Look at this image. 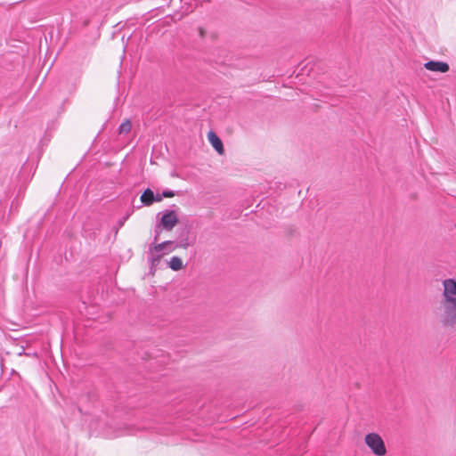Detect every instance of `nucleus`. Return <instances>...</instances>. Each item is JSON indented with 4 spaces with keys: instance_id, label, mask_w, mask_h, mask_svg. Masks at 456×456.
Returning a JSON list of instances; mask_svg holds the SVG:
<instances>
[{
    "instance_id": "f257e3e1",
    "label": "nucleus",
    "mask_w": 456,
    "mask_h": 456,
    "mask_svg": "<svg viewBox=\"0 0 456 456\" xmlns=\"http://www.w3.org/2000/svg\"><path fill=\"white\" fill-rule=\"evenodd\" d=\"M192 225L189 223L183 224L180 228L177 229V240L175 247H172L169 251L175 250L176 248H187L193 245L196 240L195 236H191Z\"/></svg>"
},
{
    "instance_id": "f03ea898",
    "label": "nucleus",
    "mask_w": 456,
    "mask_h": 456,
    "mask_svg": "<svg viewBox=\"0 0 456 456\" xmlns=\"http://www.w3.org/2000/svg\"><path fill=\"white\" fill-rule=\"evenodd\" d=\"M364 441L373 454L384 456L387 453L385 442L379 434L369 433L365 436Z\"/></svg>"
},
{
    "instance_id": "7ed1b4c3",
    "label": "nucleus",
    "mask_w": 456,
    "mask_h": 456,
    "mask_svg": "<svg viewBox=\"0 0 456 456\" xmlns=\"http://www.w3.org/2000/svg\"><path fill=\"white\" fill-rule=\"evenodd\" d=\"M443 313L440 322L444 327L453 328L456 326V303H441Z\"/></svg>"
},
{
    "instance_id": "20e7f679",
    "label": "nucleus",
    "mask_w": 456,
    "mask_h": 456,
    "mask_svg": "<svg viewBox=\"0 0 456 456\" xmlns=\"http://www.w3.org/2000/svg\"><path fill=\"white\" fill-rule=\"evenodd\" d=\"M444 291L441 303H456V280L446 279L443 281Z\"/></svg>"
},
{
    "instance_id": "39448f33",
    "label": "nucleus",
    "mask_w": 456,
    "mask_h": 456,
    "mask_svg": "<svg viewBox=\"0 0 456 456\" xmlns=\"http://www.w3.org/2000/svg\"><path fill=\"white\" fill-rule=\"evenodd\" d=\"M179 223V218L175 210H166L159 221L163 230L171 231Z\"/></svg>"
},
{
    "instance_id": "423d86ee",
    "label": "nucleus",
    "mask_w": 456,
    "mask_h": 456,
    "mask_svg": "<svg viewBox=\"0 0 456 456\" xmlns=\"http://www.w3.org/2000/svg\"><path fill=\"white\" fill-rule=\"evenodd\" d=\"M424 68L430 71L445 73L450 69V66L445 61H428L424 63Z\"/></svg>"
},
{
    "instance_id": "0eeeda50",
    "label": "nucleus",
    "mask_w": 456,
    "mask_h": 456,
    "mask_svg": "<svg viewBox=\"0 0 456 456\" xmlns=\"http://www.w3.org/2000/svg\"><path fill=\"white\" fill-rule=\"evenodd\" d=\"M175 242L172 240H166L161 243L152 242L149 247V254L153 255L155 254H160L159 252L162 250H167L166 253H169V249L172 247H175Z\"/></svg>"
},
{
    "instance_id": "6e6552de",
    "label": "nucleus",
    "mask_w": 456,
    "mask_h": 456,
    "mask_svg": "<svg viewBox=\"0 0 456 456\" xmlns=\"http://www.w3.org/2000/svg\"><path fill=\"white\" fill-rule=\"evenodd\" d=\"M208 141L213 146V148L219 153L223 154L224 151V144L221 139L214 131H209L208 134Z\"/></svg>"
},
{
    "instance_id": "1a4fd4ad",
    "label": "nucleus",
    "mask_w": 456,
    "mask_h": 456,
    "mask_svg": "<svg viewBox=\"0 0 456 456\" xmlns=\"http://www.w3.org/2000/svg\"><path fill=\"white\" fill-rule=\"evenodd\" d=\"M153 191L151 188H146L142 191L140 200L144 206H151L154 203L155 199H153Z\"/></svg>"
},
{
    "instance_id": "9d476101",
    "label": "nucleus",
    "mask_w": 456,
    "mask_h": 456,
    "mask_svg": "<svg viewBox=\"0 0 456 456\" xmlns=\"http://www.w3.org/2000/svg\"><path fill=\"white\" fill-rule=\"evenodd\" d=\"M165 253H162V254H155L153 253V255H151L148 258V261L150 263V273L151 274H154L155 272H156V267L157 265L159 264L160 260H161V257L162 256L164 255Z\"/></svg>"
},
{
    "instance_id": "9b49d317",
    "label": "nucleus",
    "mask_w": 456,
    "mask_h": 456,
    "mask_svg": "<svg viewBox=\"0 0 456 456\" xmlns=\"http://www.w3.org/2000/svg\"><path fill=\"white\" fill-rule=\"evenodd\" d=\"M168 266L173 271H179L183 267V261L179 256H173L171 257L170 261L168 262Z\"/></svg>"
},
{
    "instance_id": "f8f14e48",
    "label": "nucleus",
    "mask_w": 456,
    "mask_h": 456,
    "mask_svg": "<svg viewBox=\"0 0 456 456\" xmlns=\"http://www.w3.org/2000/svg\"><path fill=\"white\" fill-rule=\"evenodd\" d=\"M132 123L129 119H126L123 123L120 124L118 127V134H127L131 131Z\"/></svg>"
},
{
    "instance_id": "ddd939ff",
    "label": "nucleus",
    "mask_w": 456,
    "mask_h": 456,
    "mask_svg": "<svg viewBox=\"0 0 456 456\" xmlns=\"http://www.w3.org/2000/svg\"><path fill=\"white\" fill-rule=\"evenodd\" d=\"M161 230H163L162 226L159 224H157L155 225V228H154L155 236H154L153 242H157L158 241L159 236V234L161 232Z\"/></svg>"
},
{
    "instance_id": "4468645a",
    "label": "nucleus",
    "mask_w": 456,
    "mask_h": 456,
    "mask_svg": "<svg viewBox=\"0 0 456 456\" xmlns=\"http://www.w3.org/2000/svg\"><path fill=\"white\" fill-rule=\"evenodd\" d=\"M162 196L163 198H172L175 196V191L167 189L162 191Z\"/></svg>"
},
{
    "instance_id": "2eb2a0df",
    "label": "nucleus",
    "mask_w": 456,
    "mask_h": 456,
    "mask_svg": "<svg viewBox=\"0 0 456 456\" xmlns=\"http://www.w3.org/2000/svg\"><path fill=\"white\" fill-rule=\"evenodd\" d=\"M153 199H155V200H154V202H159V201H161V200H162V199H163L162 193H161V194H159V193L155 194V193H154V195H153Z\"/></svg>"
},
{
    "instance_id": "dca6fc26",
    "label": "nucleus",
    "mask_w": 456,
    "mask_h": 456,
    "mask_svg": "<svg viewBox=\"0 0 456 456\" xmlns=\"http://www.w3.org/2000/svg\"><path fill=\"white\" fill-rule=\"evenodd\" d=\"M198 30H199V33H200V37H202V38H203V37H206L207 32H206V30H205L203 28L200 27V28H198Z\"/></svg>"
},
{
    "instance_id": "f3484780",
    "label": "nucleus",
    "mask_w": 456,
    "mask_h": 456,
    "mask_svg": "<svg viewBox=\"0 0 456 456\" xmlns=\"http://www.w3.org/2000/svg\"><path fill=\"white\" fill-rule=\"evenodd\" d=\"M129 215L127 214L126 216H125L121 220H119L118 222V225L119 226H122L124 224V223L126 222V220L128 218Z\"/></svg>"
}]
</instances>
